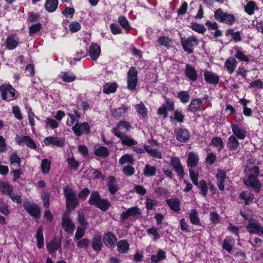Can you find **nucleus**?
Segmentation results:
<instances>
[{
  "instance_id": "b1692460",
  "label": "nucleus",
  "mask_w": 263,
  "mask_h": 263,
  "mask_svg": "<svg viewBox=\"0 0 263 263\" xmlns=\"http://www.w3.org/2000/svg\"><path fill=\"white\" fill-rule=\"evenodd\" d=\"M101 53V48L97 43H92L89 48V54L93 61H96L99 57Z\"/></svg>"
},
{
  "instance_id": "de8ad7c7",
  "label": "nucleus",
  "mask_w": 263,
  "mask_h": 263,
  "mask_svg": "<svg viewBox=\"0 0 263 263\" xmlns=\"http://www.w3.org/2000/svg\"><path fill=\"white\" fill-rule=\"evenodd\" d=\"M67 115L69 118L67 119L66 123L67 126L71 127L74 124L76 121V117L79 118L81 116V114L79 111L75 110L74 114L68 113Z\"/></svg>"
},
{
  "instance_id": "58836bf2",
  "label": "nucleus",
  "mask_w": 263,
  "mask_h": 263,
  "mask_svg": "<svg viewBox=\"0 0 263 263\" xmlns=\"http://www.w3.org/2000/svg\"><path fill=\"white\" fill-rule=\"evenodd\" d=\"M134 162V159L132 155L129 154H125L122 156L119 160V163L122 165H133Z\"/></svg>"
},
{
  "instance_id": "dca6fc26",
  "label": "nucleus",
  "mask_w": 263,
  "mask_h": 263,
  "mask_svg": "<svg viewBox=\"0 0 263 263\" xmlns=\"http://www.w3.org/2000/svg\"><path fill=\"white\" fill-rule=\"evenodd\" d=\"M61 241L57 237H54L50 242L47 244V250L50 254L55 253L57 250L61 252Z\"/></svg>"
},
{
  "instance_id": "f257e3e1",
  "label": "nucleus",
  "mask_w": 263,
  "mask_h": 263,
  "mask_svg": "<svg viewBox=\"0 0 263 263\" xmlns=\"http://www.w3.org/2000/svg\"><path fill=\"white\" fill-rule=\"evenodd\" d=\"M89 203L91 204L96 205V206L103 211L107 210L110 206L109 201L106 199H101L97 192H94L91 194Z\"/></svg>"
},
{
  "instance_id": "864d4df0",
  "label": "nucleus",
  "mask_w": 263,
  "mask_h": 263,
  "mask_svg": "<svg viewBox=\"0 0 263 263\" xmlns=\"http://www.w3.org/2000/svg\"><path fill=\"white\" fill-rule=\"evenodd\" d=\"M50 161L47 159H44L42 160L41 163L42 172L44 174H48L50 170Z\"/></svg>"
},
{
  "instance_id": "20e7f679",
  "label": "nucleus",
  "mask_w": 263,
  "mask_h": 263,
  "mask_svg": "<svg viewBox=\"0 0 263 263\" xmlns=\"http://www.w3.org/2000/svg\"><path fill=\"white\" fill-rule=\"evenodd\" d=\"M64 193L66 199V206L68 210L74 209L78 204L76 193L70 188L66 187Z\"/></svg>"
},
{
  "instance_id": "6e6552de",
  "label": "nucleus",
  "mask_w": 263,
  "mask_h": 263,
  "mask_svg": "<svg viewBox=\"0 0 263 263\" xmlns=\"http://www.w3.org/2000/svg\"><path fill=\"white\" fill-rule=\"evenodd\" d=\"M23 206L32 216L35 218L40 217V209L36 204L26 200L23 203Z\"/></svg>"
},
{
  "instance_id": "13d9d810",
  "label": "nucleus",
  "mask_w": 263,
  "mask_h": 263,
  "mask_svg": "<svg viewBox=\"0 0 263 263\" xmlns=\"http://www.w3.org/2000/svg\"><path fill=\"white\" fill-rule=\"evenodd\" d=\"M0 191L9 195L12 191V187L6 183L1 182L0 183Z\"/></svg>"
},
{
  "instance_id": "aec40b11",
  "label": "nucleus",
  "mask_w": 263,
  "mask_h": 263,
  "mask_svg": "<svg viewBox=\"0 0 263 263\" xmlns=\"http://www.w3.org/2000/svg\"><path fill=\"white\" fill-rule=\"evenodd\" d=\"M44 142L46 145H53L61 147L64 145V139L55 136L47 137L44 140Z\"/></svg>"
},
{
  "instance_id": "338daca9",
  "label": "nucleus",
  "mask_w": 263,
  "mask_h": 263,
  "mask_svg": "<svg viewBox=\"0 0 263 263\" xmlns=\"http://www.w3.org/2000/svg\"><path fill=\"white\" fill-rule=\"evenodd\" d=\"M255 8V4L252 1L249 2L245 6V9L246 12L250 15L254 13Z\"/></svg>"
},
{
  "instance_id": "393cba45",
  "label": "nucleus",
  "mask_w": 263,
  "mask_h": 263,
  "mask_svg": "<svg viewBox=\"0 0 263 263\" xmlns=\"http://www.w3.org/2000/svg\"><path fill=\"white\" fill-rule=\"evenodd\" d=\"M121 140L122 144L127 145L128 146H132L136 145L137 144V141L134 140L131 137L125 135L122 133H118V136H116Z\"/></svg>"
},
{
  "instance_id": "4c0bfd02",
  "label": "nucleus",
  "mask_w": 263,
  "mask_h": 263,
  "mask_svg": "<svg viewBox=\"0 0 263 263\" xmlns=\"http://www.w3.org/2000/svg\"><path fill=\"white\" fill-rule=\"evenodd\" d=\"M166 202L170 208L175 212H178L180 210V203L178 199L172 198L166 200Z\"/></svg>"
},
{
  "instance_id": "9d476101",
  "label": "nucleus",
  "mask_w": 263,
  "mask_h": 263,
  "mask_svg": "<svg viewBox=\"0 0 263 263\" xmlns=\"http://www.w3.org/2000/svg\"><path fill=\"white\" fill-rule=\"evenodd\" d=\"M62 225L64 231L68 234L71 235L73 233L75 227L68 213L63 215Z\"/></svg>"
},
{
  "instance_id": "052dcab7",
  "label": "nucleus",
  "mask_w": 263,
  "mask_h": 263,
  "mask_svg": "<svg viewBox=\"0 0 263 263\" xmlns=\"http://www.w3.org/2000/svg\"><path fill=\"white\" fill-rule=\"evenodd\" d=\"M158 42L162 46L166 47H169L171 44V40L170 38L166 36H160L158 39Z\"/></svg>"
},
{
  "instance_id": "cd10ccee",
  "label": "nucleus",
  "mask_w": 263,
  "mask_h": 263,
  "mask_svg": "<svg viewBox=\"0 0 263 263\" xmlns=\"http://www.w3.org/2000/svg\"><path fill=\"white\" fill-rule=\"evenodd\" d=\"M19 39L16 35H9L6 40V47L9 50L15 48L18 44Z\"/></svg>"
},
{
  "instance_id": "69168bd1",
  "label": "nucleus",
  "mask_w": 263,
  "mask_h": 263,
  "mask_svg": "<svg viewBox=\"0 0 263 263\" xmlns=\"http://www.w3.org/2000/svg\"><path fill=\"white\" fill-rule=\"evenodd\" d=\"M47 126L50 127L51 129H54L59 126L58 123L53 119L47 118L45 121Z\"/></svg>"
},
{
  "instance_id": "c85d7f7f",
  "label": "nucleus",
  "mask_w": 263,
  "mask_h": 263,
  "mask_svg": "<svg viewBox=\"0 0 263 263\" xmlns=\"http://www.w3.org/2000/svg\"><path fill=\"white\" fill-rule=\"evenodd\" d=\"M239 146V142L235 136L231 135L229 137L227 143V147L230 151H237Z\"/></svg>"
},
{
  "instance_id": "8fccbe9b",
  "label": "nucleus",
  "mask_w": 263,
  "mask_h": 263,
  "mask_svg": "<svg viewBox=\"0 0 263 263\" xmlns=\"http://www.w3.org/2000/svg\"><path fill=\"white\" fill-rule=\"evenodd\" d=\"M144 174L146 176H153L156 174V168L149 164H146L144 170Z\"/></svg>"
},
{
  "instance_id": "c03bdc74",
  "label": "nucleus",
  "mask_w": 263,
  "mask_h": 263,
  "mask_svg": "<svg viewBox=\"0 0 263 263\" xmlns=\"http://www.w3.org/2000/svg\"><path fill=\"white\" fill-rule=\"evenodd\" d=\"M109 152L107 148L103 146H100L98 147L95 149L94 152L95 155L102 158L107 157L109 154Z\"/></svg>"
},
{
  "instance_id": "c9c22d12",
  "label": "nucleus",
  "mask_w": 263,
  "mask_h": 263,
  "mask_svg": "<svg viewBox=\"0 0 263 263\" xmlns=\"http://www.w3.org/2000/svg\"><path fill=\"white\" fill-rule=\"evenodd\" d=\"M240 199L243 200L246 205L251 203L254 199V195L248 191H243L239 195Z\"/></svg>"
},
{
  "instance_id": "4d7b16f0",
  "label": "nucleus",
  "mask_w": 263,
  "mask_h": 263,
  "mask_svg": "<svg viewBox=\"0 0 263 263\" xmlns=\"http://www.w3.org/2000/svg\"><path fill=\"white\" fill-rule=\"evenodd\" d=\"M11 164L16 167H18L21 163V158L16 154V153H13L9 159Z\"/></svg>"
},
{
  "instance_id": "f03ea898",
  "label": "nucleus",
  "mask_w": 263,
  "mask_h": 263,
  "mask_svg": "<svg viewBox=\"0 0 263 263\" xmlns=\"http://www.w3.org/2000/svg\"><path fill=\"white\" fill-rule=\"evenodd\" d=\"M0 92L3 99L10 102L17 98L16 91L10 84H3L0 86Z\"/></svg>"
},
{
  "instance_id": "473e14b6",
  "label": "nucleus",
  "mask_w": 263,
  "mask_h": 263,
  "mask_svg": "<svg viewBox=\"0 0 263 263\" xmlns=\"http://www.w3.org/2000/svg\"><path fill=\"white\" fill-rule=\"evenodd\" d=\"M198 161L199 157L197 153L193 152L189 153L187 159V164L189 167H195L198 164Z\"/></svg>"
},
{
  "instance_id": "9b49d317",
  "label": "nucleus",
  "mask_w": 263,
  "mask_h": 263,
  "mask_svg": "<svg viewBox=\"0 0 263 263\" xmlns=\"http://www.w3.org/2000/svg\"><path fill=\"white\" fill-rule=\"evenodd\" d=\"M15 141L20 146L25 144L27 146L32 149H35L36 147V144L33 140L30 137L27 136H22L17 135L15 137Z\"/></svg>"
},
{
  "instance_id": "412c9836",
  "label": "nucleus",
  "mask_w": 263,
  "mask_h": 263,
  "mask_svg": "<svg viewBox=\"0 0 263 263\" xmlns=\"http://www.w3.org/2000/svg\"><path fill=\"white\" fill-rule=\"evenodd\" d=\"M204 78L208 84L216 85L219 83L218 76L212 71L205 70L204 72Z\"/></svg>"
},
{
  "instance_id": "ea45409f",
  "label": "nucleus",
  "mask_w": 263,
  "mask_h": 263,
  "mask_svg": "<svg viewBox=\"0 0 263 263\" xmlns=\"http://www.w3.org/2000/svg\"><path fill=\"white\" fill-rule=\"evenodd\" d=\"M166 258V253L162 250H159L158 252L151 257L152 263H158Z\"/></svg>"
},
{
  "instance_id": "f704fd0d",
  "label": "nucleus",
  "mask_w": 263,
  "mask_h": 263,
  "mask_svg": "<svg viewBox=\"0 0 263 263\" xmlns=\"http://www.w3.org/2000/svg\"><path fill=\"white\" fill-rule=\"evenodd\" d=\"M232 53H233L235 56V58H237L238 60L245 62H248L249 58L246 55H245L238 47H235L232 50Z\"/></svg>"
},
{
  "instance_id": "7c9ffc66",
  "label": "nucleus",
  "mask_w": 263,
  "mask_h": 263,
  "mask_svg": "<svg viewBox=\"0 0 263 263\" xmlns=\"http://www.w3.org/2000/svg\"><path fill=\"white\" fill-rule=\"evenodd\" d=\"M107 185L111 194H114L118 190L117 180L113 176H109L107 178Z\"/></svg>"
},
{
  "instance_id": "37998d69",
  "label": "nucleus",
  "mask_w": 263,
  "mask_h": 263,
  "mask_svg": "<svg viewBox=\"0 0 263 263\" xmlns=\"http://www.w3.org/2000/svg\"><path fill=\"white\" fill-rule=\"evenodd\" d=\"M58 5V0H47L45 5L46 10L50 12L54 11Z\"/></svg>"
},
{
  "instance_id": "680f3d73",
  "label": "nucleus",
  "mask_w": 263,
  "mask_h": 263,
  "mask_svg": "<svg viewBox=\"0 0 263 263\" xmlns=\"http://www.w3.org/2000/svg\"><path fill=\"white\" fill-rule=\"evenodd\" d=\"M146 232L148 235H152L153 236V240L154 241L160 238V235L158 233V230L155 227H152L147 230Z\"/></svg>"
},
{
  "instance_id": "423d86ee",
  "label": "nucleus",
  "mask_w": 263,
  "mask_h": 263,
  "mask_svg": "<svg viewBox=\"0 0 263 263\" xmlns=\"http://www.w3.org/2000/svg\"><path fill=\"white\" fill-rule=\"evenodd\" d=\"M72 130L76 136L80 137L83 134H88L90 132V126L86 122L81 123L76 122L72 126Z\"/></svg>"
},
{
  "instance_id": "72a5a7b5",
  "label": "nucleus",
  "mask_w": 263,
  "mask_h": 263,
  "mask_svg": "<svg viewBox=\"0 0 263 263\" xmlns=\"http://www.w3.org/2000/svg\"><path fill=\"white\" fill-rule=\"evenodd\" d=\"M129 107L125 105H122L121 107L117 109H111V114L115 118H120L126 114Z\"/></svg>"
},
{
  "instance_id": "7ed1b4c3",
  "label": "nucleus",
  "mask_w": 263,
  "mask_h": 263,
  "mask_svg": "<svg viewBox=\"0 0 263 263\" xmlns=\"http://www.w3.org/2000/svg\"><path fill=\"white\" fill-rule=\"evenodd\" d=\"M214 17L217 21L229 25H233L235 22V17L233 14L224 12L221 9L215 11Z\"/></svg>"
},
{
  "instance_id": "79ce46f5",
  "label": "nucleus",
  "mask_w": 263,
  "mask_h": 263,
  "mask_svg": "<svg viewBox=\"0 0 263 263\" xmlns=\"http://www.w3.org/2000/svg\"><path fill=\"white\" fill-rule=\"evenodd\" d=\"M194 184L200 189V193L201 195H202L203 197H205L207 195L209 184H208L205 180H200L199 182H197V183Z\"/></svg>"
},
{
  "instance_id": "774afa93",
  "label": "nucleus",
  "mask_w": 263,
  "mask_h": 263,
  "mask_svg": "<svg viewBox=\"0 0 263 263\" xmlns=\"http://www.w3.org/2000/svg\"><path fill=\"white\" fill-rule=\"evenodd\" d=\"M86 229V228L78 227L75 234L74 239L79 240L82 238L85 234Z\"/></svg>"
},
{
  "instance_id": "5701e85b",
  "label": "nucleus",
  "mask_w": 263,
  "mask_h": 263,
  "mask_svg": "<svg viewBox=\"0 0 263 263\" xmlns=\"http://www.w3.org/2000/svg\"><path fill=\"white\" fill-rule=\"evenodd\" d=\"M103 242L106 246L109 248L115 246L117 238L116 236L111 232H107L103 235Z\"/></svg>"
},
{
  "instance_id": "a211bd4d",
  "label": "nucleus",
  "mask_w": 263,
  "mask_h": 263,
  "mask_svg": "<svg viewBox=\"0 0 263 263\" xmlns=\"http://www.w3.org/2000/svg\"><path fill=\"white\" fill-rule=\"evenodd\" d=\"M171 165L174 168L175 171L177 173L180 177H182L184 175V170L183 166L180 162V159L177 157H172L171 158Z\"/></svg>"
},
{
  "instance_id": "1a4fd4ad",
  "label": "nucleus",
  "mask_w": 263,
  "mask_h": 263,
  "mask_svg": "<svg viewBox=\"0 0 263 263\" xmlns=\"http://www.w3.org/2000/svg\"><path fill=\"white\" fill-rule=\"evenodd\" d=\"M248 231L251 234H256L263 236V227L256 220H251L247 226Z\"/></svg>"
},
{
  "instance_id": "3c124183",
  "label": "nucleus",
  "mask_w": 263,
  "mask_h": 263,
  "mask_svg": "<svg viewBox=\"0 0 263 263\" xmlns=\"http://www.w3.org/2000/svg\"><path fill=\"white\" fill-rule=\"evenodd\" d=\"M68 167L73 170H77L79 166V162H78L73 157H69L66 159Z\"/></svg>"
},
{
  "instance_id": "f8f14e48",
  "label": "nucleus",
  "mask_w": 263,
  "mask_h": 263,
  "mask_svg": "<svg viewBox=\"0 0 263 263\" xmlns=\"http://www.w3.org/2000/svg\"><path fill=\"white\" fill-rule=\"evenodd\" d=\"M206 107L203 105L202 101L199 99H193L187 106V110L195 113L198 111L205 110Z\"/></svg>"
},
{
  "instance_id": "bf43d9fd",
  "label": "nucleus",
  "mask_w": 263,
  "mask_h": 263,
  "mask_svg": "<svg viewBox=\"0 0 263 263\" xmlns=\"http://www.w3.org/2000/svg\"><path fill=\"white\" fill-rule=\"evenodd\" d=\"M118 22L123 28L128 30L130 27L129 22L124 16L121 15L118 18Z\"/></svg>"
},
{
  "instance_id": "e433bc0d",
  "label": "nucleus",
  "mask_w": 263,
  "mask_h": 263,
  "mask_svg": "<svg viewBox=\"0 0 263 263\" xmlns=\"http://www.w3.org/2000/svg\"><path fill=\"white\" fill-rule=\"evenodd\" d=\"M117 248L119 252L121 253H126L129 250V245L126 240L123 239L118 242Z\"/></svg>"
},
{
  "instance_id": "2eb2a0df",
  "label": "nucleus",
  "mask_w": 263,
  "mask_h": 263,
  "mask_svg": "<svg viewBox=\"0 0 263 263\" xmlns=\"http://www.w3.org/2000/svg\"><path fill=\"white\" fill-rule=\"evenodd\" d=\"M226 173L224 171L218 169L216 174V184L219 190L223 191L224 190V182L226 179Z\"/></svg>"
},
{
  "instance_id": "6e6d98bb",
  "label": "nucleus",
  "mask_w": 263,
  "mask_h": 263,
  "mask_svg": "<svg viewBox=\"0 0 263 263\" xmlns=\"http://www.w3.org/2000/svg\"><path fill=\"white\" fill-rule=\"evenodd\" d=\"M178 97L183 103H186L189 101L190 95L186 91H182L178 93Z\"/></svg>"
},
{
  "instance_id": "f3484780",
  "label": "nucleus",
  "mask_w": 263,
  "mask_h": 263,
  "mask_svg": "<svg viewBox=\"0 0 263 263\" xmlns=\"http://www.w3.org/2000/svg\"><path fill=\"white\" fill-rule=\"evenodd\" d=\"M231 127L233 133V136L237 139L243 140L247 136L246 130L238 124L231 123Z\"/></svg>"
},
{
  "instance_id": "603ef678",
  "label": "nucleus",
  "mask_w": 263,
  "mask_h": 263,
  "mask_svg": "<svg viewBox=\"0 0 263 263\" xmlns=\"http://www.w3.org/2000/svg\"><path fill=\"white\" fill-rule=\"evenodd\" d=\"M211 144L217 148L219 151L223 147V142L220 137L213 138L211 140Z\"/></svg>"
},
{
  "instance_id": "49530a36",
  "label": "nucleus",
  "mask_w": 263,
  "mask_h": 263,
  "mask_svg": "<svg viewBox=\"0 0 263 263\" xmlns=\"http://www.w3.org/2000/svg\"><path fill=\"white\" fill-rule=\"evenodd\" d=\"M145 152L149 155L158 159L162 158V154L156 148H153L149 145H145Z\"/></svg>"
},
{
  "instance_id": "bb28decb",
  "label": "nucleus",
  "mask_w": 263,
  "mask_h": 263,
  "mask_svg": "<svg viewBox=\"0 0 263 263\" xmlns=\"http://www.w3.org/2000/svg\"><path fill=\"white\" fill-rule=\"evenodd\" d=\"M185 73L190 80L193 82L196 81L197 79V72L192 66L189 64L186 65Z\"/></svg>"
},
{
  "instance_id": "4be33fe9",
  "label": "nucleus",
  "mask_w": 263,
  "mask_h": 263,
  "mask_svg": "<svg viewBox=\"0 0 263 263\" xmlns=\"http://www.w3.org/2000/svg\"><path fill=\"white\" fill-rule=\"evenodd\" d=\"M132 128L131 124L126 121H120L117 126L113 128L114 133L118 136V133H122L121 130L125 129V132H128Z\"/></svg>"
},
{
  "instance_id": "c756f323",
  "label": "nucleus",
  "mask_w": 263,
  "mask_h": 263,
  "mask_svg": "<svg viewBox=\"0 0 263 263\" xmlns=\"http://www.w3.org/2000/svg\"><path fill=\"white\" fill-rule=\"evenodd\" d=\"M101 238V235L99 233L96 234L93 236L91 242V246L94 250L99 251L101 250L103 245Z\"/></svg>"
},
{
  "instance_id": "a878e982",
  "label": "nucleus",
  "mask_w": 263,
  "mask_h": 263,
  "mask_svg": "<svg viewBox=\"0 0 263 263\" xmlns=\"http://www.w3.org/2000/svg\"><path fill=\"white\" fill-rule=\"evenodd\" d=\"M237 65V62L234 57L228 58L224 63V66L229 74H232L235 71Z\"/></svg>"
},
{
  "instance_id": "a18cd8bd",
  "label": "nucleus",
  "mask_w": 263,
  "mask_h": 263,
  "mask_svg": "<svg viewBox=\"0 0 263 263\" xmlns=\"http://www.w3.org/2000/svg\"><path fill=\"white\" fill-rule=\"evenodd\" d=\"M117 88V84L115 82L106 83L103 86V92L106 94L116 92Z\"/></svg>"
},
{
  "instance_id": "5fc2aeb1",
  "label": "nucleus",
  "mask_w": 263,
  "mask_h": 263,
  "mask_svg": "<svg viewBox=\"0 0 263 263\" xmlns=\"http://www.w3.org/2000/svg\"><path fill=\"white\" fill-rule=\"evenodd\" d=\"M191 222L194 224L198 225L200 223V220L198 218V212L196 210L193 209L190 214Z\"/></svg>"
},
{
  "instance_id": "e2e57ef3",
  "label": "nucleus",
  "mask_w": 263,
  "mask_h": 263,
  "mask_svg": "<svg viewBox=\"0 0 263 263\" xmlns=\"http://www.w3.org/2000/svg\"><path fill=\"white\" fill-rule=\"evenodd\" d=\"M191 28L193 30L200 33H203L206 31V28L203 25L197 23H192L191 25Z\"/></svg>"
},
{
  "instance_id": "ddd939ff",
  "label": "nucleus",
  "mask_w": 263,
  "mask_h": 263,
  "mask_svg": "<svg viewBox=\"0 0 263 263\" xmlns=\"http://www.w3.org/2000/svg\"><path fill=\"white\" fill-rule=\"evenodd\" d=\"M142 213L141 210L137 206L130 208L121 214V219L125 220L129 217L137 218Z\"/></svg>"
},
{
  "instance_id": "2f4dec72",
  "label": "nucleus",
  "mask_w": 263,
  "mask_h": 263,
  "mask_svg": "<svg viewBox=\"0 0 263 263\" xmlns=\"http://www.w3.org/2000/svg\"><path fill=\"white\" fill-rule=\"evenodd\" d=\"M235 245V240L231 237H227L223 240L222 245V249L230 253Z\"/></svg>"
},
{
  "instance_id": "a19ab883",
  "label": "nucleus",
  "mask_w": 263,
  "mask_h": 263,
  "mask_svg": "<svg viewBox=\"0 0 263 263\" xmlns=\"http://www.w3.org/2000/svg\"><path fill=\"white\" fill-rule=\"evenodd\" d=\"M59 77L63 81L67 83L73 82L76 79V76L73 73L69 71L61 72Z\"/></svg>"
},
{
  "instance_id": "09e8293b",
  "label": "nucleus",
  "mask_w": 263,
  "mask_h": 263,
  "mask_svg": "<svg viewBox=\"0 0 263 263\" xmlns=\"http://www.w3.org/2000/svg\"><path fill=\"white\" fill-rule=\"evenodd\" d=\"M36 239L37 240V247L40 249L43 248L44 246V242L43 230L42 228H38L36 234Z\"/></svg>"
},
{
  "instance_id": "0e129e2a",
  "label": "nucleus",
  "mask_w": 263,
  "mask_h": 263,
  "mask_svg": "<svg viewBox=\"0 0 263 263\" xmlns=\"http://www.w3.org/2000/svg\"><path fill=\"white\" fill-rule=\"evenodd\" d=\"M135 107L137 111L141 116H145L147 115V111L146 108L142 103L137 104Z\"/></svg>"
},
{
  "instance_id": "6ab92c4d",
  "label": "nucleus",
  "mask_w": 263,
  "mask_h": 263,
  "mask_svg": "<svg viewBox=\"0 0 263 263\" xmlns=\"http://www.w3.org/2000/svg\"><path fill=\"white\" fill-rule=\"evenodd\" d=\"M175 135L177 140L181 142H185L190 137L189 132L183 128L177 129L175 132Z\"/></svg>"
},
{
  "instance_id": "0eeeda50",
  "label": "nucleus",
  "mask_w": 263,
  "mask_h": 263,
  "mask_svg": "<svg viewBox=\"0 0 263 263\" xmlns=\"http://www.w3.org/2000/svg\"><path fill=\"white\" fill-rule=\"evenodd\" d=\"M181 43L184 50L191 53L193 52L194 48L198 45V42L196 37L191 36L182 39Z\"/></svg>"
},
{
  "instance_id": "4468645a",
  "label": "nucleus",
  "mask_w": 263,
  "mask_h": 263,
  "mask_svg": "<svg viewBox=\"0 0 263 263\" xmlns=\"http://www.w3.org/2000/svg\"><path fill=\"white\" fill-rule=\"evenodd\" d=\"M243 181L246 185L250 186L257 191H258L261 187L259 180L256 176H255L253 174H250L248 176L244 178Z\"/></svg>"
},
{
  "instance_id": "39448f33",
  "label": "nucleus",
  "mask_w": 263,
  "mask_h": 263,
  "mask_svg": "<svg viewBox=\"0 0 263 263\" xmlns=\"http://www.w3.org/2000/svg\"><path fill=\"white\" fill-rule=\"evenodd\" d=\"M138 81L137 71L135 67H132L127 73V88L132 91L136 89Z\"/></svg>"
}]
</instances>
